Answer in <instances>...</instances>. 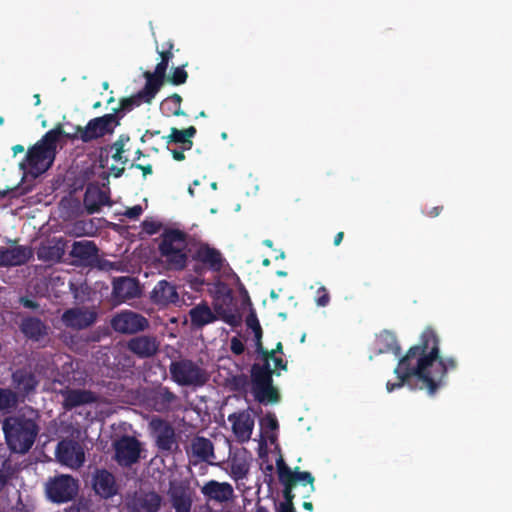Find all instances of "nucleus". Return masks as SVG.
Here are the masks:
<instances>
[{
    "instance_id": "2eb2a0df",
    "label": "nucleus",
    "mask_w": 512,
    "mask_h": 512,
    "mask_svg": "<svg viewBox=\"0 0 512 512\" xmlns=\"http://www.w3.org/2000/svg\"><path fill=\"white\" fill-rule=\"evenodd\" d=\"M97 313L87 307H74L65 310L61 316L63 325L74 330H83L93 325Z\"/></svg>"
},
{
    "instance_id": "0e129e2a",
    "label": "nucleus",
    "mask_w": 512,
    "mask_h": 512,
    "mask_svg": "<svg viewBox=\"0 0 512 512\" xmlns=\"http://www.w3.org/2000/svg\"><path fill=\"white\" fill-rule=\"evenodd\" d=\"M8 475L4 473L2 469H0V492L4 489V487L8 483Z\"/></svg>"
},
{
    "instance_id": "9d476101",
    "label": "nucleus",
    "mask_w": 512,
    "mask_h": 512,
    "mask_svg": "<svg viewBox=\"0 0 512 512\" xmlns=\"http://www.w3.org/2000/svg\"><path fill=\"white\" fill-rule=\"evenodd\" d=\"M121 116L109 113L88 121L85 127L77 126L76 138L84 143L110 135L120 125Z\"/></svg>"
},
{
    "instance_id": "79ce46f5",
    "label": "nucleus",
    "mask_w": 512,
    "mask_h": 512,
    "mask_svg": "<svg viewBox=\"0 0 512 512\" xmlns=\"http://www.w3.org/2000/svg\"><path fill=\"white\" fill-rule=\"evenodd\" d=\"M16 403V396L9 389L0 388V410L12 408Z\"/></svg>"
},
{
    "instance_id": "20e7f679",
    "label": "nucleus",
    "mask_w": 512,
    "mask_h": 512,
    "mask_svg": "<svg viewBox=\"0 0 512 512\" xmlns=\"http://www.w3.org/2000/svg\"><path fill=\"white\" fill-rule=\"evenodd\" d=\"M187 238L186 232L167 228L161 234L158 250L170 270L181 271L187 265Z\"/></svg>"
},
{
    "instance_id": "473e14b6",
    "label": "nucleus",
    "mask_w": 512,
    "mask_h": 512,
    "mask_svg": "<svg viewBox=\"0 0 512 512\" xmlns=\"http://www.w3.org/2000/svg\"><path fill=\"white\" fill-rule=\"evenodd\" d=\"M377 354L392 353L400 356L401 346L398 343L395 333L383 330L376 336Z\"/></svg>"
},
{
    "instance_id": "13d9d810",
    "label": "nucleus",
    "mask_w": 512,
    "mask_h": 512,
    "mask_svg": "<svg viewBox=\"0 0 512 512\" xmlns=\"http://www.w3.org/2000/svg\"><path fill=\"white\" fill-rule=\"evenodd\" d=\"M20 302H21V304L25 308H29V309H36V308H38L37 302H35L34 300H31V299H29L27 297H22Z\"/></svg>"
},
{
    "instance_id": "603ef678",
    "label": "nucleus",
    "mask_w": 512,
    "mask_h": 512,
    "mask_svg": "<svg viewBox=\"0 0 512 512\" xmlns=\"http://www.w3.org/2000/svg\"><path fill=\"white\" fill-rule=\"evenodd\" d=\"M264 425L270 430H276L278 428V421L274 414H268L264 418Z\"/></svg>"
},
{
    "instance_id": "338daca9",
    "label": "nucleus",
    "mask_w": 512,
    "mask_h": 512,
    "mask_svg": "<svg viewBox=\"0 0 512 512\" xmlns=\"http://www.w3.org/2000/svg\"><path fill=\"white\" fill-rule=\"evenodd\" d=\"M111 170H112L113 176L115 178L121 177L125 171L124 167L118 168L115 166H112Z\"/></svg>"
},
{
    "instance_id": "aec40b11",
    "label": "nucleus",
    "mask_w": 512,
    "mask_h": 512,
    "mask_svg": "<svg viewBox=\"0 0 512 512\" xmlns=\"http://www.w3.org/2000/svg\"><path fill=\"white\" fill-rule=\"evenodd\" d=\"M59 461L69 467L78 468L85 461V454L81 446L72 441H61L56 448Z\"/></svg>"
},
{
    "instance_id": "a19ab883",
    "label": "nucleus",
    "mask_w": 512,
    "mask_h": 512,
    "mask_svg": "<svg viewBox=\"0 0 512 512\" xmlns=\"http://www.w3.org/2000/svg\"><path fill=\"white\" fill-rule=\"evenodd\" d=\"M187 79L188 73L185 70V65L173 68L170 75L167 77V81L175 86L186 83Z\"/></svg>"
},
{
    "instance_id": "423d86ee",
    "label": "nucleus",
    "mask_w": 512,
    "mask_h": 512,
    "mask_svg": "<svg viewBox=\"0 0 512 512\" xmlns=\"http://www.w3.org/2000/svg\"><path fill=\"white\" fill-rule=\"evenodd\" d=\"M280 375L279 372L273 370L270 364L255 363L251 367V392L260 404H276L280 401L281 396L277 387L273 384V375Z\"/></svg>"
},
{
    "instance_id": "774afa93",
    "label": "nucleus",
    "mask_w": 512,
    "mask_h": 512,
    "mask_svg": "<svg viewBox=\"0 0 512 512\" xmlns=\"http://www.w3.org/2000/svg\"><path fill=\"white\" fill-rule=\"evenodd\" d=\"M344 238V232L340 231L338 232L334 237V245L339 246Z\"/></svg>"
},
{
    "instance_id": "4d7b16f0",
    "label": "nucleus",
    "mask_w": 512,
    "mask_h": 512,
    "mask_svg": "<svg viewBox=\"0 0 512 512\" xmlns=\"http://www.w3.org/2000/svg\"><path fill=\"white\" fill-rule=\"evenodd\" d=\"M275 364V369L279 370H287V361L283 360L281 357L274 356V358H270Z\"/></svg>"
},
{
    "instance_id": "5fc2aeb1",
    "label": "nucleus",
    "mask_w": 512,
    "mask_h": 512,
    "mask_svg": "<svg viewBox=\"0 0 512 512\" xmlns=\"http://www.w3.org/2000/svg\"><path fill=\"white\" fill-rule=\"evenodd\" d=\"M130 168H136L142 171L143 177H146L147 175H150L153 173V168L151 164L142 165L139 163H132Z\"/></svg>"
},
{
    "instance_id": "f03ea898",
    "label": "nucleus",
    "mask_w": 512,
    "mask_h": 512,
    "mask_svg": "<svg viewBox=\"0 0 512 512\" xmlns=\"http://www.w3.org/2000/svg\"><path fill=\"white\" fill-rule=\"evenodd\" d=\"M61 137L76 139V135L64 131L62 124L58 123L53 129L47 131L33 146L29 147L26 155L19 163L21 170L30 169V172L39 175L46 172L53 165L57 153V145Z\"/></svg>"
},
{
    "instance_id": "0eeeda50",
    "label": "nucleus",
    "mask_w": 512,
    "mask_h": 512,
    "mask_svg": "<svg viewBox=\"0 0 512 512\" xmlns=\"http://www.w3.org/2000/svg\"><path fill=\"white\" fill-rule=\"evenodd\" d=\"M171 379L182 387H203L209 381V373L198 363L183 358L172 361L169 365Z\"/></svg>"
},
{
    "instance_id": "a18cd8bd",
    "label": "nucleus",
    "mask_w": 512,
    "mask_h": 512,
    "mask_svg": "<svg viewBox=\"0 0 512 512\" xmlns=\"http://www.w3.org/2000/svg\"><path fill=\"white\" fill-rule=\"evenodd\" d=\"M116 365L121 366L124 371H130L135 366V361L130 355L122 353L116 357Z\"/></svg>"
},
{
    "instance_id": "1a4fd4ad",
    "label": "nucleus",
    "mask_w": 512,
    "mask_h": 512,
    "mask_svg": "<svg viewBox=\"0 0 512 512\" xmlns=\"http://www.w3.org/2000/svg\"><path fill=\"white\" fill-rule=\"evenodd\" d=\"M149 429L160 453L170 455L178 451L177 435L169 421L155 416L149 422Z\"/></svg>"
},
{
    "instance_id": "4468645a",
    "label": "nucleus",
    "mask_w": 512,
    "mask_h": 512,
    "mask_svg": "<svg viewBox=\"0 0 512 512\" xmlns=\"http://www.w3.org/2000/svg\"><path fill=\"white\" fill-rule=\"evenodd\" d=\"M115 460L122 467H130L140 458L141 444L133 436H122L114 443Z\"/></svg>"
},
{
    "instance_id": "de8ad7c7",
    "label": "nucleus",
    "mask_w": 512,
    "mask_h": 512,
    "mask_svg": "<svg viewBox=\"0 0 512 512\" xmlns=\"http://www.w3.org/2000/svg\"><path fill=\"white\" fill-rule=\"evenodd\" d=\"M230 350L235 355H241L245 351V345L238 337H232L230 340Z\"/></svg>"
},
{
    "instance_id": "bb28decb",
    "label": "nucleus",
    "mask_w": 512,
    "mask_h": 512,
    "mask_svg": "<svg viewBox=\"0 0 512 512\" xmlns=\"http://www.w3.org/2000/svg\"><path fill=\"white\" fill-rule=\"evenodd\" d=\"M21 333L33 342L43 340L49 334V326L40 318L35 316H27L21 320L19 325Z\"/></svg>"
},
{
    "instance_id": "c9c22d12",
    "label": "nucleus",
    "mask_w": 512,
    "mask_h": 512,
    "mask_svg": "<svg viewBox=\"0 0 512 512\" xmlns=\"http://www.w3.org/2000/svg\"><path fill=\"white\" fill-rule=\"evenodd\" d=\"M182 97L178 93H173L166 97L160 104V111L166 117L185 116L181 109Z\"/></svg>"
},
{
    "instance_id": "5701e85b",
    "label": "nucleus",
    "mask_w": 512,
    "mask_h": 512,
    "mask_svg": "<svg viewBox=\"0 0 512 512\" xmlns=\"http://www.w3.org/2000/svg\"><path fill=\"white\" fill-rule=\"evenodd\" d=\"M201 493L208 502L224 503L232 499L234 489L228 482L209 480L201 487Z\"/></svg>"
},
{
    "instance_id": "37998d69",
    "label": "nucleus",
    "mask_w": 512,
    "mask_h": 512,
    "mask_svg": "<svg viewBox=\"0 0 512 512\" xmlns=\"http://www.w3.org/2000/svg\"><path fill=\"white\" fill-rule=\"evenodd\" d=\"M230 384L233 391L245 392L248 387V377L244 374L233 376Z\"/></svg>"
},
{
    "instance_id": "f8f14e48",
    "label": "nucleus",
    "mask_w": 512,
    "mask_h": 512,
    "mask_svg": "<svg viewBox=\"0 0 512 512\" xmlns=\"http://www.w3.org/2000/svg\"><path fill=\"white\" fill-rule=\"evenodd\" d=\"M78 482L70 475H59L49 479L45 492L47 498L53 503H67L74 499L78 493Z\"/></svg>"
},
{
    "instance_id": "c85d7f7f",
    "label": "nucleus",
    "mask_w": 512,
    "mask_h": 512,
    "mask_svg": "<svg viewBox=\"0 0 512 512\" xmlns=\"http://www.w3.org/2000/svg\"><path fill=\"white\" fill-rule=\"evenodd\" d=\"M83 203L86 211L89 214H94L99 212L102 206L110 204V198L99 187L88 186L84 194Z\"/></svg>"
},
{
    "instance_id": "ddd939ff",
    "label": "nucleus",
    "mask_w": 512,
    "mask_h": 512,
    "mask_svg": "<svg viewBox=\"0 0 512 512\" xmlns=\"http://www.w3.org/2000/svg\"><path fill=\"white\" fill-rule=\"evenodd\" d=\"M111 326L118 333L132 335L148 329L149 321L140 313L125 310L112 318Z\"/></svg>"
},
{
    "instance_id": "b1692460",
    "label": "nucleus",
    "mask_w": 512,
    "mask_h": 512,
    "mask_svg": "<svg viewBox=\"0 0 512 512\" xmlns=\"http://www.w3.org/2000/svg\"><path fill=\"white\" fill-rule=\"evenodd\" d=\"M63 397L62 406L66 411L86 405L92 404L97 401V396L94 392L85 389H71L66 388L60 391Z\"/></svg>"
},
{
    "instance_id": "f704fd0d",
    "label": "nucleus",
    "mask_w": 512,
    "mask_h": 512,
    "mask_svg": "<svg viewBox=\"0 0 512 512\" xmlns=\"http://www.w3.org/2000/svg\"><path fill=\"white\" fill-rule=\"evenodd\" d=\"M196 132L197 131L194 126H189L183 130L172 127L170 134L168 136H164L163 139H165L167 143L181 144L183 150H190L193 146L191 138L196 134Z\"/></svg>"
},
{
    "instance_id": "7c9ffc66",
    "label": "nucleus",
    "mask_w": 512,
    "mask_h": 512,
    "mask_svg": "<svg viewBox=\"0 0 512 512\" xmlns=\"http://www.w3.org/2000/svg\"><path fill=\"white\" fill-rule=\"evenodd\" d=\"M169 496L172 507L175 512H190L192 506V498L187 487L179 484L171 486Z\"/></svg>"
},
{
    "instance_id": "ea45409f",
    "label": "nucleus",
    "mask_w": 512,
    "mask_h": 512,
    "mask_svg": "<svg viewBox=\"0 0 512 512\" xmlns=\"http://www.w3.org/2000/svg\"><path fill=\"white\" fill-rule=\"evenodd\" d=\"M130 140V137L127 134H121L118 139L113 143L112 148L115 149V153L112 155V158L115 161H120L125 164L128 160L123 157V153L125 152V145Z\"/></svg>"
},
{
    "instance_id": "69168bd1",
    "label": "nucleus",
    "mask_w": 512,
    "mask_h": 512,
    "mask_svg": "<svg viewBox=\"0 0 512 512\" xmlns=\"http://www.w3.org/2000/svg\"><path fill=\"white\" fill-rule=\"evenodd\" d=\"M18 190V187H13V188H10V189H6V190H1L0 189V197L1 198H4L6 196H8L9 194H12V196H16V191Z\"/></svg>"
},
{
    "instance_id": "e2e57ef3",
    "label": "nucleus",
    "mask_w": 512,
    "mask_h": 512,
    "mask_svg": "<svg viewBox=\"0 0 512 512\" xmlns=\"http://www.w3.org/2000/svg\"><path fill=\"white\" fill-rule=\"evenodd\" d=\"M158 134H160L159 130H155V131H153V130H146L145 133L142 135L140 140H141V142H146L147 139L152 138V137H154V136H156Z\"/></svg>"
},
{
    "instance_id": "e433bc0d",
    "label": "nucleus",
    "mask_w": 512,
    "mask_h": 512,
    "mask_svg": "<svg viewBox=\"0 0 512 512\" xmlns=\"http://www.w3.org/2000/svg\"><path fill=\"white\" fill-rule=\"evenodd\" d=\"M9 266H20L29 261L32 257V250L26 246H15L6 248Z\"/></svg>"
},
{
    "instance_id": "052dcab7",
    "label": "nucleus",
    "mask_w": 512,
    "mask_h": 512,
    "mask_svg": "<svg viewBox=\"0 0 512 512\" xmlns=\"http://www.w3.org/2000/svg\"><path fill=\"white\" fill-rule=\"evenodd\" d=\"M8 258L6 253V248H0V267H8Z\"/></svg>"
},
{
    "instance_id": "6ab92c4d",
    "label": "nucleus",
    "mask_w": 512,
    "mask_h": 512,
    "mask_svg": "<svg viewBox=\"0 0 512 512\" xmlns=\"http://www.w3.org/2000/svg\"><path fill=\"white\" fill-rule=\"evenodd\" d=\"M228 421L232 424V431L238 442L244 443L250 440L254 428V418L248 410L230 414Z\"/></svg>"
},
{
    "instance_id": "4c0bfd02",
    "label": "nucleus",
    "mask_w": 512,
    "mask_h": 512,
    "mask_svg": "<svg viewBox=\"0 0 512 512\" xmlns=\"http://www.w3.org/2000/svg\"><path fill=\"white\" fill-rule=\"evenodd\" d=\"M249 473V464L245 459L233 458L230 462V475L235 481L243 480Z\"/></svg>"
},
{
    "instance_id": "bf43d9fd",
    "label": "nucleus",
    "mask_w": 512,
    "mask_h": 512,
    "mask_svg": "<svg viewBox=\"0 0 512 512\" xmlns=\"http://www.w3.org/2000/svg\"><path fill=\"white\" fill-rule=\"evenodd\" d=\"M184 151L185 150H183L182 147H181V149H173V150H171L173 159L176 160V161H183L185 159Z\"/></svg>"
},
{
    "instance_id": "3c124183",
    "label": "nucleus",
    "mask_w": 512,
    "mask_h": 512,
    "mask_svg": "<svg viewBox=\"0 0 512 512\" xmlns=\"http://www.w3.org/2000/svg\"><path fill=\"white\" fill-rule=\"evenodd\" d=\"M246 325L251 330H254L258 327H261L260 322L257 318V315L254 311H251L246 317Z\"/></svg>"
},
{
    "instance_id": "72a5a7b5",
    "label": "nucleus",
    "mask_w": 512,
    "mask_h": 512,
    "mask_svg": "<svg viewBox=\"0 0 512 512\" xmlns=\"http://www.w3.org/2000/svg\"><path fill=\"white\" fill-rule=\"evenodd\" d=\"M168 66V63L160 61L156 65L154 72L146 71L143 74L144 78L146 79L145 86H147L156 95L165 82Z\"/></svg>"
},
{
    "instance_id": "7ed1b4c3",
    "label": "nucleus",
    "mask_w": 512,
    "mask_h": 512,
    "mask_svg": "<svg viewBox=\"0 0 512 512\" xmlns=\"http://www.w3.org/2000/svg\"><path fill=\"white\" fill-rule=\"evenodd\" d=\"M2 428L9 448L22 454L31 449L39 431L36 422L23 415L6 418Z\"/></svg>"
},
{
    "instance_id": "4be33fe9",
    "label": "nucleus",
    "mask_w": 512,
    "mask_h": 512,
    "mask_svg": "<svg viewBox=\"0 0 512 512\" xmlns=\"http://www.w3.org/2000/svg\"><path fill=\"white\" fill-rule=\"evenodd\" d=\"M70 256L77 259L80 265L94 266L98 261L99 249L93 241H75L72 244Z\"/></svg>"
},
{
    "instance_id": "39448f33",
    "label": "nucleus",
    "mask_w": 512,
    "mask_h": 512,
    "mask_svg": "<svg viewBox=\"0 0 512 512\" xmlns=\"http://www.w3.org/2000/svg\"><path fill=\"white\" fill-rule=\"evenodd\" d=\"M278 480L283 486V498L284 501L280 502L278 507L282 508H295L293 500L295 494L293 490L297 485L310 486L309 492L315 491L314 476L308 471H300L299 467L292 470L283 460L279 457L276 461Z\"/></svg>"
},
{
    "instance_id": "f257e3e1",
    "label": "nucleus",
    "mask_w": 512,
    "mask_h": 512,
    "mask_svg": "<svg viewBox=\"0 0 512 512\" xmlns=\"http://www.w3.org/2000/svg\"><path fill=\"white\" fill-rule=\"evenodd\" d=\"M440 340L431 327H427L420 335L419 343L411 346L405 355L399 358L394 369L398 381L386 383L388 392L411 386L412 378H416L417 387L425 390L429 396H434L446 385L449 370L457 367L453 357L443 358L440 355Z\"/></svg>"
},
{
    "instance_id": "412c9836",
    "label": "nucleus",
    "mask_w": 512,
    "mask_h": 512,
    "mask_svg": "<svg viewBox=\"0 0 512 512\" xmlns=\"http://www.w3.org/2000/svg\"><path fill=\"white\" fill-rule=\"evenodd\" d=\"M11 380L13 387L22 396L34 393L39 384V380L30 367L16 369L11 375Z\"/></svg>"
},
{
    "instance_id": "c756f323",
    "label": "nucleus",
    "mask_w": 512,
    "mask_h": 512,
    "mask_svg": "<svg viewBox=\"0 0 512 512\" xmlns=\"http://www.w3.org/2000/svg\"><path fill=\"white\" fill-rule=\"evenodd\" d=\"M162 498L156 492H141L132 500L134 512H158Z\"/></svg>"
},
{
    "instance_id": "49530a36",
    "label": "nucleus",
    "mask_w": 512,
    "mask_h": 512,
    "mask_svg": "<svg viewBox=\"0 0 512 512\" xmlns=\"http://www.w3.org/2000/svg\"><path fill=\"white\" fill-rule=\"evenodd\" d=\"M162 47L163 50L159 52L161 61L169 64V62L173 59L172 49L174 47V44L172 41H168L163 43Z\"/></svg>"
},
{
    "instance_id": "58836bf2",
    "label": "nucleus",
    "mask_w": 512,
    "mask_h": 512,
    "mask_svg": "<svg viewBox=\"0 0 512 512\" xmlns=\"http://www.w3.org/2000/svg\"><path fill=\"white\" fill-rule=\"evenodd\" d=\"M63 249L58 245L42 246L38 250V258L44 261H59L63 256Z\"/></svg>"
},
{
    "instance_id": "2f4dec72",
    "label": "nucleus",
    "mask_w": 512,
    "mask_h": 512,
    "mask_svg": "<svg viewBox=\"0 0 512 512\" xmlns=\"http://www.w3.org/2000/svg\"><path fill=\"white\" fill-rule=\"evenodd\" d=\"M189 318L193 328H202L217 319L216 315L205 301H202L190 309Z\"/></svg>"
},
{
    "instance_id": "864d4df0",
    "label": "nucleus",
    "mask_w": 512,
    "mask_h": 512,
    "mask_svg": "<svg viewBox=\"0 0 512 512\" xmlns=\"http://www.w3.org/2000/svg\"><path fill=\"white\" fill-rule=\"evenodd\" d=\"M256 352L261 356L263 364H269L267 362L268 350L263 347L262 340L255 341Z\"/></svg>"
},
{
    "instance_id": "a211bd4d",
    "label": "nucleus",
    "mask_w": 512,
    "mask_h": 512,
    "mask_svg": "<svg viewBox=\"0 0 512 512\" xmlns=\"http://www.w3.org/2000/svg\"><path fill=\"white\" fill-rule=\"evenodd\" d=\"M92 487L96 495L109 499L118 493L115 476L106 469H96L92 476Z\"/></svg>"
},
{
    "instance_id": "09e8293b",
    "label": "nucleus",
    "mask_w": 512,
    "mask_h": 512,
    "mask_svg": "<svg viewBox=\"0 0 512 512\" xmlns=\"http://www.w3.org/2000/svg\"><path fill=\"white\" fill-rule=\"evenodd\" d=\"M142 228L147 234L154 235L160 230L161 224L156 221L145 220L142 223Z\"/></svg>"
},
{
    "instance_id": "a878e982",
    "label": "nucleus",
    "mask_w": 512,
    "mask_h": 512,
    "mask_svg": "<svg viewBox=\"0 0 512 512\" xmlns=\"http://www.w3.org/2000/svg\"><path fill=\"white\" fill-rule=\"evenodd\" d=\"M151 300L154 304L161 307L178 305L179 294L176 286L167 280L159 281L151 292Z\"/></svg>"
},
{
    "instance_id": "dca6fc26",
    "label": "nucleus",
    "mask_w": 512,
    "mask_h": 512,
    "mask_svg": "<svg viewBox=\"0 0 512 512\" xmlns=\"http://www.w3.org/2000/svg\"><path fill=\"white\" fill-rule=\"evenodd\" d=\"M186 454L190 463L196 465L202 462L210 463L215 458L213 442L204 437L196 435L186 447Z\"/></svg>"
},
{
    "instance_id": "cd10ccee",
    "label": "nucleus",
    "mask_w": 512,
    "mask_h": 512,
    "mask_svg": "<svg viewBox=\"0 0 512 512\" xmlns=\"http://www.w3.org/2000/svg\"><path fill=\"white\" fill-rule=\"evenodd\" d=\"M112 295L118 302L135 299L140 295L138 282L131 277H119L113 280Z\"/></svg>"
},
{
    "instance_id": "6e6552de",
    "label": "nucleus",
    "mask_w": 512,
    "mask_h": 512,
    "mask_svg": "<svg viewBox=\"0 0 512 512\" xmlns=\"http://www.w3.org/2000/svg\"><path fill=\"white\" fill-rule=\"evenodd\" d=\"M146 406L161 414H168L181 408V398L168 386L159 383L144 391Z\"/></svg>"
},
{
    "instance_id": "c03bdc74",
    "label": "nucleus",
    "mask_w": 512,
    "mask_h": 512,
    "mask_svg": "<svg viewBox=\"0 0 512 512\" xmlns=\"http://www.w3.org/2000/svg\"><path fill=\"white\" fill-rule=\"evenodd\" d=\"M315 303L319 307H326L330 303V294L325 286H321L317 289Z\"/></svg>"
},
{
    "instance_id": "8fccbe9b",
    "label": "nucleus",
    "mask_w": 512,
    "mask_h": 512,
    "mask_svg": "<svg viewBox=\"0 0 512 512\" xmlns=\"http://www.w3.org/2000/svg\"><path fill=\"white\" fill-rule=\"evenodd\" d=\"M142 213L143 209L141 205H135L127 208L124 212V216H126L129 219H137Z\"/></svg>"
},
{
    "instance_id": "680f3d73",
    "label": "nucleus",
    "mask_w": 512,
    "mask_h": 512,
    "mask_svg": "<svg viewBox=\"0 0 512 512\" xmlns=\"http://www.w3.org/2000/svg\"><path fill=\"white\" fill-rule=\"evenodd\" d=\"M443 210V206H435L433 208H431L429 211H427L425 214L428 216V217H437Z\"/></svg>"
},
{
    "instance_id": "393cba45",
    "label": "nucleus",
    "mask_w": 512,
    "mask_h": 512,
    "mask_svg": "<svg viewBox=\"0 0 512 512\" xmlns=\"http://www.w3.org/2000/svg\"><path fill=\"white\" fill-rule=\"evenodd\" d=\"M155 96L156 94L144 85L136 94L120 99L119 107L113 109V114L122 118L126 113L131 112L143 103L151 104Z\"/></svg>"
},
{
    "instance_id": "6e6d98bb",
    "label": "nucleus",
    "mask_w": 512,
    "mask_h": 512,
    "mask_svg": "<svg viewBox=\"0 0 512 512\" xmlns=\"http://www.w3.org/2000/svg\"><path fill=\"white\" fill-rule=\"evenodd\" d=\"M276 354H283V345L281 342H278L274 349L268 350L267 362L270 363V358H274Z\"/></svg>"
},
{
    "instance_id": "f3484780",
    "label": "nucleus",
    "mask_w": 512,
    "mask_h": 512,
    "mask_svg": "<svg viewBox=\"0 0 512 512\" xmlns=\"http://www.w3.org/2000/svg\"><path fill=\"white\" fill-rule=\"evenodd\" d=\"M126 347L139 359H148L158 353L160 341L155 335H139L129 339Z\"/></svg>"
},
{
    "instance_id": "9b49d317",
    "label": "nucleus",
    "mask_w": 512,
    "mask_h": 512,
    "mask_svg": "<svg viewBox=\"0 0 512 512\" xmlns=\"http://www.w3.org/2000/svg\"><path fill=\"white\" fill-rule=\"evenodd\" d=\"M192 260L195 262L193 270L197 275H203L207 271L219 273L225 262L221 252L208 243H200L197 246L192 254Z\"/></svg>"
}]
</instances>
